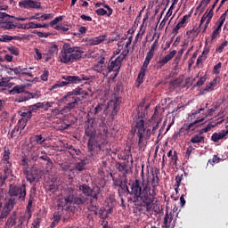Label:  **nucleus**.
I'll use <instances>...</instances> for the list:
<instances>
[{
    "label": "nucleus",
    "mask_w": 228,
    "mask_h": 228,
    "mask_svg": "<svg viewBox=\"0 0 228 228\" xmlns=\"http://www.w3.org/2000/svg\"><path fill=\"white\" fill-rule=\"evenodd\" d=\"M32 161H38L40 159V150H37L31 153Z\"/></svg>",
    "instance_id": "obj_44"
},
{
    "label": "nucleus",
    "mask_w": 228,
    "mask_h": 228,
    "mask_svg": "<svg viewBox=\"0 0 228 228\" xmlns=\"http://www.w3.org/2000/svg\"><path fill=\"white\" fill-rule=\"evenodd\" d=\"M81 98L79 96H73L70 93H67L62 98L61 102L66 104L61 110V113H69L79 104Z\"/></svg>",
    "instance_id": "obj_5"
},
{
    "label": "nucleus",
    "mask_w": 228,
    "mask_h": 228,
    "mask_svg": "<svg viewBox=\"0 0 228 228\" xmlns=\"http://www.w3.org/2000/svg\"><path fill=\"white\" fill-rule=\"evenodd\" d=\"M228 45V42L227 40L224 41L220 46H218L216 51V53H224V49H225V47H227Z\"/></svg>",
    "instance_id": "obj_50"
},
{
    "label": "nucleus",
    "mask_w": 228,
    "mask_h": 228,
    "mask_svg": "<svg viewBox=\"0 0 228 228\" xmlns=\"http://www.w3.org/2000/svg\"><path fill=\"white\" fill-rule=\"evenodd\" d=\"M56 53H58V45H53L49 48L48 53H45V55L53 56V54H56Z\"/></svg>",
    "instance_id": "obj_40"
},
{
    "label": "nucleus",
    "mask_w": 228,
    "mask_h": 228,
    "mask_svg": "<svg viewBox=\"0 0 228 228\" xmlns=\"http://www.w3.org/2000/svg\"><path fill=\"white\" fill-rule=\"evenodd\" d=\"M26 126H28V119L26 118H21L18 121V124H17V127L18 129H20V131H23V129L26 128Z\"/></svg>",
    "instance_id": "obj_31"
},
{
    "label": "nucleus",
    "mask_w": 228,
    "mask_h": 228,
    "mask_svg": "<svg viewBox=\"0 0 228 228\" xmlns=\"http://www.w3.org/2000/svg\"><path fill=\"white\" fill-rule=\"evenodd\" d=\"M175 54H177V51L173 50L171 51L169 53H167L165 57H163L162 59H160L155 65V68L157 69V70L161 69V68H163L164 66L167 65V63H168V61H170V60H172L174 58V56H175Z\"/></svg>",
    "instance_id": "obj_13"
},
{
    "label": "nucleus",
    "mask_w": 228,
    "mask_h": 228,
    "mask_svg": "<svg viewBox=\"0 0 228 228\" xmlns=\"http://www.w3.org/2000/svg\"><path fill=\"white\" fill-rule=\"evenodd\" d=\"M39 159H43V161H46L47 162L46 165L48 167H53V159H51V158H49L47 154L40 155Z\"/></svg>",
    "instance_id": "obj_39"
},
{
    "label": "nucleus",
    "mask_w": 228,
    "mask_h": 228,
    "mask_svg": "<svg viewBox=\"0 0 228 228\" xmlns=\"http://www.w3.org/2000/svg\"><path fill=\"white\" fill-rule=\"evenodd\" d=\"M61 20H63V16L56 17L53 20L50 21V26L54 28V26H56V24Z\"/></svg>",
    "instance_id": "obj_54"
},
{
    "label": "nucleus",
    "mask_w": 228,
    "mask_h": 228,
    "mask_svg": "<svg viewBox=\"0 0 228 228\" xmlns=\"http://www.w3.org/2000/svg\"><path fill=\"white\" fill-rule=\"evenodd\" d=\"M94 70H95V72H99L100 74H103L105 77L110 76V74H111V72H114L113 77H117V76H118V72H119L117 69V68L113 67V61H110V63H109L108 66L96 64L94 67Z\"/></svg>",
    "instance_id": "obj_7"
},
{
    "label": "nucleus",
    "mask_w": 228,
    "mask_h": 228,
    "mask_svg": "<svg viewBox=\"0 0 228 228\" xmlns=\"http://www.w3.org/2000/svg\"><path fill=\"white\" fill-rule=\"evenodd\" d=\"M119 172H126L127 174V164L120 163L118 167Z\"/></svg>",
    "instance_id": "obj_59"
},
{
    "label": "nucleus",
    "mask_w": 228,
    "mask_h": 228,
    "mask_svg": "<svg viewBox=\"0 0 228 228\" xmlns=\"http://www.w3.org/2000/svg\"><path fill=\"white\" fill-rule=\"evenodd\" d=\"M0 42H12V40H20V37H17V36H8L4 35L2 37H0Z\"/></svg>",
    "instance_id": "obj_29"
},
{
    "label": "nucleus",
    "mask_w": 228,
    "mask_h": 228,
    "mask_svg": "<svg viewBox=\"0 0 228 228\" xmlns=\"http://www.w3.org/2000/svg\"><path fill=\"white\" fill-rule=\"evenodd\" d=\"M33 200H34L33 195H30L28 201L27 208H26V211L29 218H31V215H33V213L31 212V208H33Z\"/></svg>",
    "instance_id": "obj_28"
},
{
    "label": "nucleus",
    "mask_w": 228,
    "mask_h": 228,
    "mask_svg": "<svg viewBox=\"0 0 228 228\" xmlns=\"http://www.w3.org/2000/svg\"><path fill=\"white\" fill-rule=\"evenodd\" d=\"M15 199L14 198H10L5 203L4 207L1 212L0 215V220H4V218H6L10 213H12V209L15 208Z\"/></svg>",
    "instance_id": "obj_9"
},
{
    "label": "nucleus",
    "mask_w": 228,
    "mask_h": 228,
    "mask_svg": "<svg viewBox=\"0 0 228 228\" xmlns=\"http://www.w3.org/2000/svg\"><path fill=\"white\" fill-rule=\"evenodd\" d=\"M86 165V160H82L80 162H77L75 165V168H76V170H78V172H83V170H85Z\"/></svg>",
    "instance_id": "obj_37"
},
{
    "label": "nucleus",
    "mask_w": 228,
    "mask_h": 228,
    "mask_svg": "<svg viewBox=\"0 0 228 228\" xmlns=\"http://www.w3.org/2000/svg\"><path fill=\"white\" fill-rule=\"evenodd\" d=\"M40 222H42V219H40L39 217H37L33 223H32V227L34 228H39L40 227Z\"/></svg>",
    "instance_id": "obj_64"
},
{
    "label": "nucleus",
    "mask_w": 228,
    "mask_h": 228,
    "mask_svg": "<svg viewBox=\"0 0 228 228\" xmlns=\"http://www.w3.org/2000/svg\"><path fill=\"white\" fill-rule=\"evenodd\" d=\"M223 138H225V134H223V132L214 133L211 136V140L212 142H215V143L220 142Z\"/></svg>",
    "instance_id": "obj_25"
},
{
    "label": "nucleus",
    "mask_w": 228,
    "mask_h": 228,
    "mask_svg": "<svg viewBox=\"0 0 228 228\" xmlns=\"http://www.w3.org/2000/svg\"><path fill=\"white\" fill-rule=\"evenodd\" d=\"M211 3V0H202L199 6L196 8L197 12L200 11V9L201 8L200 13H202V12H204V8H206V6H208V4Z\"/></svg>",
    "instance_id": "obj_36"
},
{
    "label": "nucleus",
    "mask_w": 228,
    "mask_h": 228,
    "mask_svg": "<svg viewBox=\"0 0 228 228\" xmlns=\"http://www.w3.org/2000/svg\"><path fill=\"white\" fill-rule=\"evenodd\" d=\"M8 51L11 53V54H13L14 56H19V48L15 46H11L8 48Z\"/></svg>",
    "instance_id": "obj_58"
},
{
    "label": "nucleus",
    "mask_w": 228,
    "mask_h": 228,
    "mask_svg": "<svg viewBox=\"0 0 228 228\" xmlns=\"http://www.w3.org/2000/svg\"><path fill=\"white\" fill-rule=\"evenodd\" d=\"M69 50H68V52L70 53L72 56L73 63L74 61H77V60H81L83 53H85L81 49V47H77V46L71 47L70 45H69Z\"/></svg>",
    "instance_id": "obj_14"
},
{
    "label": "nucleus",
    "mask_w": 228,
    "mask_h": 228,
    "mask_svg": "<svg viewBox=\"0 0 228 228\" xmlns=\"http://www.w3.org/2000/svg\"><path fill=\"white\" fill-rule=\"evenodd\" d=\"M24 70H28L27 68H20V66L17 67V68H13V71H14V76H19L20 77H21V74L22 72H24Z\"/></svg>",
    "instance_id": "obj_42"
},
{
    "label": "nucleus",
    "mask_w": 228,
    "mask_h": 228,
    "mask_svg": "<svg viewBox=\"0 0 228 228\" xmlns=\"http://www.w3.org/2000/svg\"><path fill=\"white\" fill-rule=\"evenodd\" d=\"M17 224V220L15 219V217H9L5 223V225H11V227H13V225H16Z\"/></svg>",
    "instance_id": "obj_52"
},
{
    "label": "nucleus",
    "mask_w": 228,
    "mask_h": 228,
    "mask_svg": "<svg viewBox=\"0 0 228 228\" xmlns=\"http://www.w3.org/2000/svg\"><path fill=\"white\" fill-rule=\"evenodd\" d=\"M94 122H95V118H87V126L85 129L86 136H88L87 149L91 152H99L102 147L108 143V126L102 123L100 128V133L96 134L97 131L94 127Z\"/></svg>",
    "instance_id": "obj_2"
},
{
    "label": "nucleus",
    "mask_w": 228,
    "mask_h": 228,
    "mask_svg": "<svg viewBox=\"0 0 228 228\" xmlns=\"http://www.w3.org/2000/svg\"><path fill=\"white\" fill-rule=\"evenodd\" d=\"M10 197H18V200L24 202L26 200V181H22L21 185H10L9 188Z\"/></svg>",
    "instance_id": "obj_6"
},
{
    "label": "nucleus",
    "mask_w": 228,
    "mask_h": 228,
    "mask_svg": "<svg viewBox=\"0 0 228 228\" xmlns=\"http://www.w3.org/2000/svg\"><path fill=\"white\" fill-rule=\"evenodd\" d=\"M207 58H208V56H206V55H200L196 61V67H199V65H202V63H204V61H206Z\"/></svg>",
    "instance_id": "obj_49"
},
{
    "label": "nucleus",
    "mask_w": 228,
    "mask_h": 228,
    "mask_svg": "<svg viewBox=\"0 0 228 228\" xmlns=\"http://www.w3.org/2000/svg\"><path fill=\"white\" fill-rule=\"evenodd\" d=\"M213 127H215V125L208 124L205 128H202L200 131V134H203V133H208V131H211V129H213Z\"/></svg>",
    "instance_id": "obj_57"
},
{
    "label": "nucleus",
    "mask_w": 228,
    "mask_h": 228,
    "mask_svg": "<svg viewBox=\"0 0 228 228\" xmlns=\"http://www.w3.org/2000/svg\"><path fill=\"white\" fill-rule=\"evenodd\" d=\"M4 29H17V25L13 24L12 21H7L3 26Z\"/></svg>",
    "instance_id": "obj_41"
},
{
    "label": "nucleus",
    "mask_w": 228,
    "mask_h": 228,
    "mask_svg": "<svg viewBox=\"0 0 228 228\" xmlns=\"http://www.w3.org/2000/svg\"><path fill=\"white\" fill-rule=\"evenodd\" d=\"M151 174V183L149 179L146 182L143 178L142 181L135 179L129 182L130 190L127 186V178L125 176L121 189H118V197H124L126 191H127L133 197V202L134 204L142 200V208H146L147 213H151L152 211V205L154 204V197L157 195L156 188L159 186V176H158V173L152 171Z\"/></svg>",
    "instance_id": "obj_1"
},
{
    "label": "nucleus",
    "mask_w": 228,
    "mask_h": 228,
    "mask_svg": "<svg viewBox=\"0 0 228 228\" xmlns=\"http://www.w3.org/2000/svg\"><path fill=\"white\" fill-rule=\"evenodd\" d=\"M4 172L6 175H10L12 174V162H6Z\"/></svg>",
    "instance_id": "obj_47"
},
{
    "label": "nucleus",
    "mask_w": 228,
    "mask_h": 228,
    "mask_svg": "<svg viewBox=\"0 0 228 228\" xmlns=\"http://www.w3.org/2000/svg\"><path fill=\"white\" fill-rule=\"evenodd\" d=\"M217 81V78H214L210 83L207 84L204 92H213L216 88Z\"/></svg>",
    "instance_id": "obj_22"
},
{
    "label": "nucleus",
    "mask_w": 228,
    "mask_h": 228,
    "mask_svg": "<svg viewBox=\"0 0 228 228\" xmlns=\"http://www.w3.org/2000/svg\"><path fill=\"white\" fill-rule=\"evenodd\" d=\"M69 95H73V97H79L81 96L83 99L88 95V92L83 90V88L77 86V88L73 89L72 91L68 92Z\"/></svg>",
    "instance_id": "obj_17"
},
{
    "label": "nucleus",
    "mask_w": 228,
    "mask_h": 228,
    "mask_svg": "<svg viewBox=\"0 0 228 228\" xmlns=\"http://www.w3.org/2000/svg\"><path fill=\"white\" fill-rule=\"evenodd\" d=\"M21 133L22 132L19 129V127L14 126V128L11 132L10 136H11V138H15V137L19 136V134H21Z\"/></svg>",
    "instance_id": "obj_43"
},
{
    "label": "nucleus",
    "mask_w": 228,
    "mask_h": 228,
    "mask_svg": "<svg viewBox=\"0 0 228 228\" xmlns=\"http://www.w3.org/2000/svg\"><path fill=\"white\" fill-rule=\"evenodd\" d=\"M88 202V198L85 197L83 194L76 196V189L72 187H68L64 190L63 198L60 202L61 208H69L72 204L75 206H83Z\"/></svg>",
    "instance_id": "obj_3"
},
{
    "label": "nucleus",
    "mask_w": 228,
    "mask_h": 228,
    "mask_svg": "<svg viewBox=\"0 0 228 228\" xmlns=\"http://www.w3.org/2000/svg\"><path fill=\"white\" fill-rule=\"evenodd\" d=\"M206 81H208V76L204 75L203 77H201L199 81L196 83L195 86H198L199 88H200V86H202L204 85V83H206Z\"/></svg>",
    "instance_id": "obj_48"
},
{
    "label": "nucleus",
    "mask_w": 228,
    "mask_h": 228,
    "mask_svg": "<svg viewBox=\"0 0 228 228\" xmlns=\"http://www.w3.org/2000/svg\"><path fill=\"white\" fill-rule=\"evenodd\" d=\"M213 127H215V125L208 124L205 128H202L200 131V134H203V133H208V131H211V129H213Z\"/></svg>",
    "instance_id": "obj_56"
},
{
    "label": "nucleus",
    "mask_w": 228,
    "mask_h": 228,
    "mask_svg": "<svg viewBox=\"0 0 228 228\" xmlns=\"http://www.w3.org/2000/svg\"><path fill=\"white\" fill-rule=\"evenodd\" d=\"M145 77V71L143 69H140L137 79L135 81L136 88H140V85L143 83V78Z\"/></svg>",
    "instance_id": "obj_23"
},
{
    "label": "nucleus",
    "mask_w": 228,
    "mask_h": 228,
    "mask_svg": "<svg viewBox=\"0 0 228 228\" xmlns=\"http://www.w3.org/2000/svg\"><path fill=\"white\" fill-rule=\"evenodd\" d=\"M47 139L44 138L42 134H37L34 136V142L35 143H37V145H42L45 142H46Z\"/></svg>",
    "instance_id": "obj_35"
},
{
    "label": "nucleus",
    "mask_w": 228,
    "mask_h": 228,
    "mask_svg": "<svg viewBox=\"0 0 228 228\" xmlns=\"http://www.w3.org/2000/svg\"><path fill=\"white\" fill-rule=\"evenodd\" d=\"M26 90V86H15L12 91L11 94H22Z\"/></svg>",
    "instance_id": "obj_33"
},
{
    "label": "nucleus",
    "mask_w": 228,
    "mask_h": 228,
    "mask_svg": "<svg viewBox=\"0 0 228 228\" xmlns=\"http://www.w3.org/2000/svg\"><path fill=\"white\" fill-rule=\"evenodd\" d=\"M191 17V15H184L181 21L177 23V25L173 28V33H175L177 35L178 31L181 28H184L188 22V20Z\"/></svg>",
    "instance_id": "obj_19"
},
{
    "label": "nucleus",
    "mask_w": 228,
    "mask_h": 228,
    "mask_svg": "<svg viewBox=\"0 0 228 228\" xmlns=\"http://www.w3.org/2000/svg\"><path fill=\"white\" fill-rule=\"evenodd\" d=\"M23 175H25L26 180L30 183H33L37 181V175H35L32 170H29L27 167L23 168Z\"/></svg>",
    "instance_id": "obj_18"
},
{
    "label": "nucleus",
    "mask_w": 228,
    "mask_h": 228,
    "mask_svg": "<svg viewBox=\"0 0 228 228\" xmlns=\"http://www.w3.org/2000/svg\"><path fill=\"white\" fill-rule=\"evenodd\" d=\"M213 127H215V125L208 124L205 128H202L200 131V134H203V133H208V131H211V129H213Z\"/></svg>",
    "instance_id": "obj_55"
},
{
    "label": "nucleus",
    "mask_w": 228,
    "mask_h": 228,
    "mask_svg": "<svg viewBox=\"0 0 228 228\" xmlns=\"http://www.w3.org/2000/svg\"><path fill=\"white\" fill-rule=\"evenodd\" d=\"M69 154L73 157L79 156V154H81V150L73 148L72 151H69Z\"/></svg>",
    "instance_id": "obj_60"
},
{
    "label": "nucleus",
    "mask_w": 228,
    "mask_h": 228,
    "mask_svg": "<svg viewBox=\"0 0 228 228\" xmlns=\"http://www.w3.org/2000/svg\"><path fill=\"white\" fill-rule=\"evenodd\" d=\"M20 117H23V118H31V117H33V114L31 113L29 109L27 111H20Z\"/></svg>",
    "instance_id": "obj_51"
},
{
    "label": "nucleus",
    "mask_w": 228,
    "mask_h": 228,
    "mask_svg": "<svg viewBox=\"0 0 228 228\" xmlns=\"http://www.w3.org/2000/svg\"><path fill=\"white\" fill-rule=\"evenodd\" d=\"M20 8H25L29 10V8H33L35 10H42V3L37 2L33 0H22L19 2Z\"/></svg>",
    "instance_id": "obj_10"
},
{
    "label": "nucleus",
    "mask_w": 228,
    "mask_h": 228,
    "mask_svg": "<svg viewBox=\"0 0 228 228\" xmlns=\"http://www.w3.org/2000/svg\"><path fill=\"white\" fill-rule=\"evenodd\" d=\"M129 54V48H124L121 54L112 61V67L118 69V72H120V67H122V61L126 60L127 55Z\"/></svg>",
    "instance_id": "obj_12"
},
{
    "label": "nucleus",
    "mask_w": 228,
    "mask_h": 228,
    "mask_svg": "<svg viewBox=\"0 0 228 228\" xmlns=\"http://www.w3.org/2000/svg\"><path fill=\"white\" fill-rule=\"evenodd\" d=\"M222 31L221 28H218V27H216L212 34H211V40H216V38H218V35H220V32Z\"/></svg>",
    "instance_id": "obj_46"
},
{
    "label": "nucleus",
    "mask_w": 228,
    "mask_h": 228,
    "mask_svg": "<svg viewBox=\"0 0 228 228\" xmlns=\"http://www.w3.org/2000/svg\"><path fill=\"white\" fill-rule=\"evenodd\" d=\"M108 38V35L104 34L102 36H98L96 37H91L88 39L89 45H101L102 42H105V40Z\"/></svg>",
    "instance_id": "obj_16"
},
{
    "label": "nucleus",
    "mask_w": 228,
    "mask_h": 228,
    "mask_svg": "<svg viewBox=\"0 0 228 228\" xmlns=\"http://www.w3.org/2000/svg\"><path fill=\"white\" fill-rule=\"evenodd\" d=\"M94 76H86L81 74L79 76H63L62 79L68 81V85H79L82 81H90V79H94Z\"/></svg>",
    "instance_id": "obj_8"
},
{
    "label": "nucleus",
    "mask_w": 228,
    "mask_h": 228,
    "mask_svg": "<svg viewBox=\"0 0 228 228\" xmlns=\"http://www.w3.org/2000/svg\"><path fill=\"white\" fill-rule=\"evenodd\" d=\"M79 190L80 191H82L80 195H84V197H86V199H88V197H91L92 193H94V190H92L90 186L86 185V183L79 185Z\"/></svg>",
    "instance_id": "obj_20"
},
{
    "label": "nucleus",
    "mask_w": 228,
    "mask_h": 228,
    "mask_svg": "<svg viewBox=\"0 0 228 228\" xmlns=\"http://www.w3.org/2000/svg\"><path fill=\"white\" fill-rule=\"evenodd\" d=\"M108 108H112L111 117H115L120 110V101L118 98H114L108 102Z\"/></svg>",
    "instance_id": "obj_15"
},
{
    "label": "nucleus",
    "mask_w": 228,
    "mask_h": 228,
    "mask_svg": "<svg viewBox=\"0 0 228 228\" xmlns=\"http://www.w3.org/2000/svg\"><path fill=\"white\" fill-rule=\"evenodd\" d=\"M225 19H227V12H224V13L220 16L219 20H217V22H216V24H217L216 28H217L218 29H222V26H224V22H225Z\"/></svg>",
    "instance_id": "obj_30"
},
{
    "label": "nucleus",
    "mask_w": 228,
    "mask_h": 228,
    "mask_svg": "<svg viewBox=\"0 0 228 228\" xmlns=\"http://www.w3.org/2000/svg\"><path fill=\"white\" fill-rule=\"evenodd\" d=\"M204 119L195 120L192 123L189 124L186 127V131H193L197 126V124H200Z\"/></svg>",
    "instance_id": "obj_38"
},
{
    "label": "nucleus",
    "mask_w": 228,
    "mask_h": 228,
    "mask_svg": "<svg viewBox=\"0 0 228 228\" xmlns=\"http://www.w3.org/2000/svg\"><path fill=\"white\" fill-rule=\"evenodd\" d=\"M137 131L138 139V147L142 149L143 147V141L145 138L149 140L151 138V134H152V130L150 128L145 129V121L143 120V114L138 115V118L135 120L134 126Z\"/></svg>",
    "instance_id": "obj_4"
},
{
    "label": "nucleus",
    "mask_w": 228,
    "mask_h": 228,
    "mask_svg": "<svg viewBox=\"0 0 228 228\" xmlns=\"http://www.w3.org/2000/svg\"><path fill=\"white\" fill-rule=\"evenodd\" d=\"M10 148L8 147H4V153H3V161H4V163H10Z\"/></svg>",
    "instance_id": "obj_27"
},
{
    "label": "nucleus",
    "mask_w": 228,
    "mask_h": 228,
    "mask_svg": "<svg viewBox=\"0 0 228 228\" xmlns=\"http://www.w3.org/2000/svg\"><path fill=\"white\" fill-rule=\"evenodd\" d=\"M40 77L42 81H47L49 79V70L43 71V74Z\"/></svg>",
    "instance_id": "obj_62"
},
{
    "label": "nucleus",
    "mask_w": 228,
    "mask_h": 228,
    "mask_svg": "<svg viewBox=\"0 0 228 228\" xmlns=\"http://www.w3.org/2000/svg\"><path fill=\"white\" fill-rule=\"evenodd\" d=\"M172 220H174L172 214H168V211H167L164 217V227L165 228L170 227V224H172Z\"/></svg>",
    "instance_id": "obj_24"
},
{
    "label": "nucleus",
    "mask_w": 228,
    "mask_h": 228,
    "mask_svg": "<svg viewBox=\"0 0 228 228\" xmlns=\"http://www.w3.org/2000/svg\"><path fill=\"white\" fill-rule=\"evenodd\" d=\"M181 181H183V175H176L175 177V191H177V190H179V186H181Z\"/></svg>",
    "instance_id": "obj_45"
},
{
    "label": "nucleus",
    "mask_w": 228,
    "mask_h": 228,
    "mask_svg": "<svg viewBox=\"0 0 228 228\" xmlns=\"http://www.w3.org/2000/svg\"><path fill=\"white\" fill-rule=\"evenodd\" d=\"M69 50V45H64L60 54V60L61 63H74V61L72 59V53H70Z\"/></svg>",
    "instance_id": "obj_11"
},
{
    "label": "nucleus",
    "mask_w": 228,
    "mask_h": 228,
    "mask_svg": "<svg viewBox=\"0 0 228 228\" xmlns=\"http://www.w3.org/2000/svg\"><path fill=\"white\" fill-rule=\"evenodd\" d=\"M54 17V14L53 13H48V14H43L40 16L41 20H49V19H53Z\"/></svg>",
    "instance_id": "obj_61"
},
{
    "label": "nucleus",
    "mask_w": 228,
    "mask_h": 228,
    "mask_svg": "<svg viewBox=\"0 0 228 228\" xmlns=\"http://www.w3.org/2000/svg\"><path fill=\"white\" fill-rule=\"evenodd\" d=\"M102 111V103H98L97 106L94 109V111H89L87 114L88 118H90V113L95 115H99Z\"/></svg>",
    "instance_id": "obj_32"
},
{
    "label": "nucleus",
    "mask_w": 228,
    "mask_h": 228,
    "mask_svg": "<svg viewBox=\"0 0 228 228\" xmlns=\"http://www.w3.org/2000/svg\"><path fill=\"white\" fill-rule=\"evenodd\" d=\"M34 51L36 53L35 59L36 60H42V52L38 48H34Z\"/></svg>",
    "instance_id": "obj_63"
},
{
    "label": "nucleus",
    "mask_w": 228,
    "mask_h": 228,
    "mask_svg": "<svg viewBox=\"0 0 228 228\" xmlns=\"http://www.w3.org/2000/svg\"><path fill=\"white\" fill-rule=\"evenodd\" d=\"M96 15H99L100 17H102L104 15H107L108 17V11L104 10V8H99L95 11Z\"/></svg>",
    "instance_id": "obj_53"
},
{
    "label": "nucleus",
    "mask_w": 228,
    "mask_h": 228,
    "mask_svg": "<svg viewBox=\"0 0 228 228\" xmlns=\"http://www.w3.org/2000/svg\"><path fill=\"white\" fill-rule=\"evenodd\" d=\"M172 9H173V6H170L163 20L161 21L160 26H165V24H167V20H168V19H170V17L172 16V13H173Z\"/></svg>",
    "instance_id": "obj_34"
},
{
    "label": "nucleus",
    "mask_w": 228,
    "mask_h": 228,
    "mask_svg": "<svg viewBox=\"0 0 228 228\" xmlns=\"http://www.w3.org/2000/svg\"><path fill=\"white\" fill-rule=\"evenodd\" d=\"M110 177H112V186H118V190H122V183H124L122 176L115 177L110 174Z\"/></svg>",
    "instance_id": "obj_21"
},
{
    "label": "nucleus",
    "mask_w": 228,
    "mask_h": 228,
    "mask_svg": "<svg viewBox=\"0 0 228 228\" xmlns=\"http://www.w3.org/2000/svg\"><path fill=\"white\" fill-rule=\"evenodd\" d=\"M204 136L195 134L191 138L189 143H204Z\"/></svg>",
    "instance_id": "obj_26"
}]
</instances>
